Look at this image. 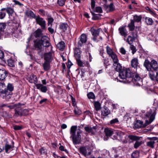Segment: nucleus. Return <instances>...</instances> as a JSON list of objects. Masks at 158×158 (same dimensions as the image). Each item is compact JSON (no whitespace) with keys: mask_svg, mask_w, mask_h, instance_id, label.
I'll return each instance as SVG.
<instances>
[{"mask_svg":"<svg viewBox=\"0 0 158 158\" xmlns=\"http://www.w3.org/2000/svg\"><path fill=\"white\" fill-rule=\"evenodd\" d=\"M132 73L129 69H124L119 73V77L122 80H119V81L121 82L128 83L131 81L133 82L138 81L141 79L140 77L138 75H135V77L133 78L132 77Z\"/></svg>","mask_w":158,"mask_h":158,"instance_id":"1","label":"nucleus"},{"mask_svg":"<svg viewBox=\"0 0 158 158\" xmlns=\"http://www.w3.org/2000/svg\"><path fill=\"white\" fill-rule=\"evenodd\" d=\"M70 137L72 138L74 144L80 143L81 140L82 131L80 129H77V126H72L70 129Z\"/></svg>","mask_w":158,"mask_h":158,"instance_id":"2","label":"nucleus"},{"mask_svg":"<svg viewBox=\"0 0 158 158\" xmlns=\"http://www.w3.org/2000/svg\"><path fill=\"white\" fill-rule=\"evenodd\" d=\"M34 47L37 50L39 55H42L45 47L42 44L40 40H36L34 41Z\"/></svg>","mask_w":158,"mask_h":158,"instance_id":"3","label":"nucleus"},{"mask_svg":"<svg viewBox=\"0 0 158 158\" xmlns=\"http://www.w3.org/2000/svg\"><path fill=\"white\" fill-rule=\"evenodd\" d=\"M40 40L45 47L46 52L47 51V50H48V51H52V47L50 43L49 39L48 37L46 36H44L42 37Z\"/></svg>","mask_w":158,"mask_h":158,"instance_id":"4","label":"nucleus"},{"mask_svg":"<svg viewBox=\"0 0 158 158\" xmlns=\"http://www.w3.org/2000/svg\"><path fill=\"white\" fill-rule=\"evenodd\" d=\"M156 114V109L153 107L150 109L144 114L146 117L149 119V120H148L149 124L151 123L154 120Z\"/></svg>","mask_w":158,"mask_h":158,"instance_id":"5","label":"nucleus"},{"mask_svg":"<svg viewBox=\"0 0 158 158\" xmlns=\"http://www.w3.org/2000/svg\"><path fill=\"white\" fill-rule=\"evenodd\" d=\"M106 52L113 60V62L118 61V59L116 54L114 52L112 49L109 46L106 47Z\"/></svg>","mask_w":158,"mask_h":158,"instance_id":"6","label":"nucleus"},{"mask_svg":"<svg viewBox=\"0 0 158 158\" xmlns=\"http://www.w3.org/2000/svg\"><path fill=\"white\" fill-rule=\"evenodd\" d=\"M128 138L132 140L136 141L134 144V147L135 149H137L142 144V141H137L140 139L142 138L141 137L130 135H128Z\"/></svg>","mask_w":158,"mask_h":158,"instance_id":"7","label":"nucleus"},{"mask_svg":"<svg viewBox=\"0 0 158 158\" xmlns=\"http://www.w3.org/2000/svg\"><path fill=\"white\" fill-rule=\"evenodd\" d=\"M36 23L39 25L42 30L46 29V23L45 20L43 19L38 16L35 18Z\"/></svg>","mask_w":158,"mask_h":158,"instance_id":"8","label":"nucleus"},{"mask_svg":"<svg viewBox=\"0 0 158 158\" xmlns=\"http://www.w3.org/2000/svg\"><path fill=\"white\" fill-rule=\"evenodd\" d=\"M101 30V29L100 28L95 29L94 28H91L90 30L92 35L94 36L93 40L94 41L98 42L99 41V40L97 38V37L99 35Z\"/></svg>","mask_w":158,"mask_h":158,"instance_id":"9","label":"nucleus"},{"mask_svg":"<svg viewBox=\"0 0 158 158\" xmlns=\"http://www.w3.org/2000/svg\"><path fill=\"white\" fill-rule=\"evenodd\" d=\"M79 40L77 43L78 46L81 47L83 44L86 43L87 41V36L85 34H82L79 38Z\"/></svg>","mask_w":158,"mask_h":158,"instance_id":"10","label":"nucleus"},{"mask_svg":"<svg viewBox=\"0 0 158 158\" xmlns=\"http://www.w3.org/2000/svg\"><path fill=\"white\" fill-rule=\"evenodd\" d=\"M149 124L148 120H146L144 123H143V122L142 121L137 120L135 124V126L137 128H144Z\"/></svg>","mask_w":158,"mask_h":158,"instance_id":"11","label":"nucleus"},{"mask_svg":"<svg viewBox=\"0 0 158 158\" xmlns=\"http://www.w3.org/2000/svg\"><path fill=\"white\" fill-rule=\"evenodd\" d=\"M149 76L150 78L152 81H158V71L156 72V75L155 72L152 70L149 71Z\"/></svg>","mask_w":158,"mask_h":158,"instance_id":"12","label":"nucleus"},{"mask_svg":"<svg viewBox=\"0 0 158 158\" xmlns=\"http://www.w3.org/2000/svg\"><path fill=\"white\" fill-rule=\"evenodd\" d=\"M148 139L150 140L149 141L147 142L146 143L147 146L152 148H154V144L155 143V140L157 139V138L156 137H148Z\"/></svg>","mask_w":158,"mask_h":158,"instance_id":"13","label":"nucleus"},{"mask_svg":"<svg viewBox=\"0 0 158 158\" xmlns=\"http://www.w3.org/2000/svg\"><path fill=\"white\" fill-rule=\"evenodd\" d=\"M25 16L31 19H35L36 15L33 12L30 10H27L25 12Z\"/></svg>","mask_w":158,"mask_h":158,"instance_id":"14","label":"nucleus"},{"mask_svg":"<svg viewBox=\"0 0 158 158\" xmlns=\"http://www.w3.org/2000/svg\"><path fill=\"white\" fill-rule=\"evenodd\" d=\"M96 126H94L93 127H90L86 126L84 127V129L86 131L89 133H91L92 134H94L96 132Z\"/></svg>","mask_w":158,"mask_h":158,"instance_id":"15","label":"nucleus"},{"mask_svg":"<svg viewBox=\"0 0 158 158\" xmlns=\"http://www.w3.org/2000/svg\"><path fill=\"white\" fill-rule=\"evenodd\" d=\"M47 51H48L47 50ZM48 52L45 53L44 54V59L46 61L50 62L52 60V56L51 51H49Z\"/></svg>","mask_w":158,"mask_h":158,"instance_id":"16","label":"nucleus"},{"mask_svg":"<svg viewBox=\"0 0 158 158\" xmlns=\"http://www.w3.org/2000/svg\"><path fill=\"white\" fill-rule=\"evenodd\" d=\"M27 79L29 82L31 83H33L35 84L38 81L37 77L33 74L28 76Z\"/></svg>","mask_w":158,"mask_h":158,"instance_id":"17","label":"nucleus"},{"mask_svg":"<svg viewBox=\"0 0 158 158\" xmlns=\"http://www.w3.org/2000/svg\"><path fill=\"white\" fill-rule=\"evenodd\" d=\"M35 86L37 89L40 90L42 92L46 93L48 90L47 87L42 84H36Z\"/></svg>","mask_w":158,"mask_h":158,"instance_id":"18","label":"nucleus"},{"mask_svg":"<svg viewBox=\"0 0 158 158\" xmlns=\"http://www.w3.org/2000/svg\"><path fill=\"white\" fill-rule=\"evenodd\" d=\"M151 68L155 71L158 70V64L157 62L155 60H152L150 62Z\"/></svg>","mask_w":158,"mask_h":158,"instance_id":"19","label":"nucleus"},{"mask_svg":"<svg viewBox=\"0 0 158 158\" xmlns=\"http://www.w3.org/2000/svg\"><path fill=\"white\" fill-rule=\"evenodd\" d=\"M7 72L5 69H0V80H3L7 76Z\"/></svg>","mask_w":158,"mask_h":158,"instance_id":"20","label":"nucleus"},{"mask_svg":"<svg viewBox=\"0 0 158 158\" xmlns=\"http://www.w3.org/2000/svg\"><path fill=\"white\" fill-rule=\"evenodd\" d=\"M104 6L106 9L107 10V11L108 12H111L115 10L114 6L113 3H111L108 6L104 4Z\"/></svg>","mask_w":158,"mask_h":158,"instance_id":"21","label":"nucleus"},{"mask_svg":"<svg viewBox=\"0 0 158 158\" xmlns=\"http://www.w3.org/2000/svg\"><path fill=\"white\" fill-rule=\"evenodd\" d=\"M1 97L3 99L6 101H8L11 98V95L10 94V92L8 91H6L4 93H1Z\"/></svg>","mask_w":158,"mask_h":158,"instance_id":"22","label":"nucleus"},{"mask_svg":"<svg viewBox=\"0 0 158 158\" xmlns=\"http://www.w3.org/2000/svg\"><path fill=\"white\" fill-rule=\"evenodd\" d=\"M118 30L120 35L125 37L127 36V31L125 27H121L119 28Z\"/></svg>","mask_w":158,"mask_h":158,"instance_id":"23","label":"nucleus"},{"mask_svg":"<svg viewBox=\"0 0 158 158\" xmlns=\"http://www.w3.org/2000/svg\"><path fill=\"white\" fill-rule=\"evenodd\" d=\"M104 132L106 136L109 137L111 136L114 133V130L109 128H105Z\"/></svg>","mask_w":158,"mask_h":158,"instance_id":"24","label":"nucleus"},{"mask_svg":"<svg viewBox=\"0 0 158 158\" xmlns=\"http://www.w3.org/2000/svg\"><path fill=\"white\" fill-rule=\"evenodd\" d=\"M28 110L26 109L23 110L21 111L15 110V114L19 115H25L28 114Z\"/></svg>","mask_w":158,"mask_h":158,"instance_id":"25","label":"nucleus"},{"mask_svg":"<svg viewBox=\"0 0 158 158\" xmlns=\"http://www.w3.org/2000/svg\"><path fill=\"white\" fill-rule=\"evenodd\" d=\"M74 56L76 59H80L81 57V52L79 48H76L74 50Z\"/></svg>","mask_w":158,"mask_h":158,"instance_id":"26","label":"nucleus"},{"mask_svg":"<svg viewBox=\"0 0 158 158\" xmlns=\"http://www.w3.org/2000/svg\"><path fill=\"white\" fill-rule=\"evenodd\" d=\"M6 85L4 82H0V93L6 92Z\"/></svg>","mask_w":158,"mask_h":158,"instance_id":"27","label":"nucleus"},{"mask_svg":"<svg viewBox=\"0 0 158 158\" xmlns=\"http://www.w3.org/2000/svg\"><path fill=\"white\" fill-rule=\"evenodd\" d=\"M115 134L118 136L115 139L119 138L120 140H122L123 138L125 135L124 133L120 131H117L116 132Z\"/></svg>","mask_w":158,"mask_h":158,"instance_id":"28","label":"nucleus"},{"mask_svg":"<svg viewBox=\"0 0 158 158\" xmlns=\"http://www.w3.org/2000/svg\"><path fill=\"white\" fill-rule=\"evenodd\" d=\"M131 66L134 68H136L138 65V60L137 58L133 59L131 61Z\"/></svg>","mask_w":158,"mask_h":158,"instance_id":"29","label":"nucleus"},{"mask_svg":"<svg viewBox=\"0 0 158 158\" xmlns=\"http://www.w3.org/2000/svg\"><path fill=\"white\" fill-rule=\"evenodd\" d=\"M50 62L45 61L43 64L44 69L45 71L49 70L50 69Z\"/></svg>","mask_w":158,"mask_h":158,"instance_id":"30","label":"nucleus"},{"mask_svg":"<svg viewBox=\"0 0 158 158\" xmlns=\"http://www.w3.org/2000/svg\"><path fill=\"white\" fill-rule=\"evenodd\" d=\"M110 113V111L106 107H104L102 111L101 114L103 116H106Z\"/></svg>","mask_w":158,"mask_h":158,"instance_id":"31","label":"nucleus"},{"mask_svg":"<svg viewBox=\"0 0 158 158\" xmlns=\"http://www.w3.org/2000/svg\"><path fill=\"white\" fill-rule=\"evenodd\" d=\"M114 66L115 67L114 69L116 71L120 72L122 69V66L118 63V61L114 63Z\"/></svg>","mask_w":158,"mask_h":158,"instance_id":"32","label":"nucleus"},{"mask_svg":"<svg viewBox=\"0 0 158 158\" xmlns=\"http://www.w3.org/2000/svg\"><path fill=\"white\" fill-rule=\"evenodd\" d=\"M34 35L36 37H39L42 35V31L40 29H38L34 33Z\"/></svg>","mask_w":158,"mask_h":158,"instance_id":"33","label":"nucleus"},{"mask_svg":"<svg viewBox=\"0 0 158 158\" xmlns=\"http://www.w3.org/2000/svg\"><path fill=\"white\" fill-rule=\"evenodd\" d=\"M92 15L93 16L92 19L94 20H97L100 19L101 18V17L102 16L101 15L97 14L95 13L94 12H91Z\"/></svg>","mask_w":158,"mask_h":158,"instance_id":"34","label":"nucleus"},{"mask_svg":"<svg viewBox=\"0 0 158 158\" xmlns=\"http://www.w3.org/2000/svg\"><path fill=\"white\" fill-rule=\"evenodd\" d=\"M79 151L82 154L85 156H87V149L85 147H82L80 148H79Z\"/></svg>","mask_w":158,"mask_h":158,"instance_id":"35","label":"nucleus"},{"mask_svg":"<svg viewBox=\"0 0 158 158\" xmlns=\"http://www.w3.org/2000/svg\"><path fill=\"white\" fill-rule=\"evenodd\" d=\"M142 16L141 15L138 16L137 15H135L133 16V21L134 22L139 23L141 21L142 19Z\"/></svg>","mask_w":158,"mask_h":158,"instance_id":"36","label":"nucleus"},{"mask_svg":"<svg viewBox=\"0 0 158 158\" xmlns=\"http://www.w3.org/2000/svg\"><path fill=\"white\" fill-rule=\"evenodd\" d=\"M68 27V25L67 23H62L60 25V28L63 31L65 32Z\"/></svg>","mask_w":158,"mask_h":158,"instance_id":"37","label":"nucleus"},{"mask_svg":"<svg viewBox=\"0 0 158 158\" xmlns=\"http://www.w3.org/2000/svg\"><path fill=\"white\" fill-rule=\"evenodd\" d=\"M13 149V146L11 145L6 143L5 146V150L6 153H8L9 152Z\"/></svg>","mask_w":158,"mask_h":158,"instance_id":"38","label":"nucleus"},{"mask_svg":"<svg viewBox=\"0 0 158 158\" xmlns=\"http://www.w3.org/2000/svg\"><path fill=\"white\" fill-rule=\"evenodd\" d=\"M135 40V39L134 38L131 36L129 35L128 36L127 39V42L130 45H131L133 44V41Z\"/></svg>","mask_w":158,"mask_h":158,"instance_id":"39","label":"nucleus"},{"mask_svg":"<svg viewBox=\"0 0 158 158\" xmlns=\"http://www.w3.org/2000/svg\"><path fill=\"white\" fill-rule=\"evenodd\" d=\"M14 89V86L11 83H9L8 84L7 86H6V91H8L11 92Z\"/></svg>","mask_w":158,"mask_h":158,"instance_id":"40","label":"nucleus"},{"mask_svg":"<svg viewBox=\"0 0 158 158\" xmlns=\"http://www.w3.org/2000/svg\"><path fill=\"white\" fill-rule=\"evenodd\" d=\"M128 27H129L130 31H133L135 28V24L134 21L133 20H131L130 23L128 25Z\"/></svg>","mask_w":158,"mask_h":158,"instance_id":"41","label":"nucleus"},{"mask_svg":"<svg viewBox=\"0 0 158 158\" xmlns=\"http://www.w3.org/2000/svg\"><path fill=\"white\" fill-rule=\"evenodd\" d=\"M6 11L7 13L8 14L10 18L12 19L10 16H12V15L13 13L14 10L13 9L11 8H8L6 9Z\"/></svg>","mask_w":158,"mask_h":158,"instance_id":"42","label":"nucleus"},{"mask_svg":"<svg viewBox=\"0 0 158 158\" xmlns=\"http://www.w3.org/2000/svg\"><path fill=\"white\" fill-rule=\"evenodd\" d=\"M145 22L148 25H152L153 23V21L152 19L146 17L145 18Z\"/></svg>","mask_w":158,"mask_h":158,"instance_id":"43","label":"nucleus"},{"mask_svg":"<svg viewBox=\"0 0 158 158\" xmlns=\"http://www.w3.org/2000/svg\"><path fill=\"white\" fill-rule=\"evenodd\" d=\"M57 46L60 50L63 49L65 47L64 42L63 41L60 42L57 44Z\"/></svg>","mask_w":158,"mask_h":158,"instance_id":"44","label":"nucleus"},{"mask_svg":"<svg viewBox=\"0 0 158 158\" xmlns=\"http://www.w3.org/2000/svg\"><path fill=\"white\" fill-rule=\"evenodd\" d=\"M94 106L97 111L99 110L101 108V105L100 103L98 102H95L94 103Z\"/></svg>","mask_w":158,"mask_h":158,"instance_id":"45","label":"nucleus"},{"mask_svg":"<svg viewBox=\"0 0 158 158\" xmlns=\"http://www.w3.org/2000/svg\"><path fill=\"white\" fill-rule=\"evenodd\" d=\"M139 153L138 151H136L133 152L131 154V158H138Z\"/></svg>","mask_w":158,"mask_h":158,"instance_id":"46","label":"nucleus"},{"mask_svg":"<svg viewBox=\"0 0 158 158\" xmlns=\"http://www.w3.org/2000/svg\"><path fill=\"white\" fill-rule=\"evenodd\" d=\"M87 96L88 98L90 99H94L95 98L94 94L92 92H90L89 93H88L87 94Z\"/></svg>","mask_w":158,"mask_h":158,"instance_id":"47","label":"nucleus"},{"mask_svg":"<svg viewBox=\"0 0 158 158\" xmlns=\"http://www.w3.org/2000/svg\"><path fill=\"white\" fill-rule=\"evenodd\" d=\"M149 65H150V63L149 61L147 60H145L144 63V65L148 70H149V69H150V68L149 67Z\"/></svg>","mask_w":158,"mask_h":158,"instance_id":"48","label":"nucleus"},{"mask_svg":"<svg viewBox=\"0 0 158 158\" xmlns=\"http://www.w3.org/2000/svg\"><path fill=\"white\" fill-rule=\"evenodd\" d=\"M8 65L12 67H13L15 66V63L14 60L12 59H9L8 61Z\"/></svg>","mask_w":158,"mask_h":158,"instance_id":"49","label":"nucleus"},{"mask_svg":"<svg viewBox=\"0 0 158 158\" xmlns=\"http://www.w3.org/2000/svg\"><path fill=\"white\" fill-rule=\"evenodd\" d=\"M48 21V25L49 26L50 25V26H52V23L54 21V19L52 17H48L47 19Z\"/></svg>","mask_w":158,"mask_h":158,"instance_id":"50","label":"nucleus"},{"mask_svg":"<svg viewBox=\"0 0 158 158\" xmlns=\"http://www.w3.org/2000/svg\"><path fill=\"white\" fill-rule=\"evenodd\" d=\"M96 12L99 13H102V8L100 6L96 7L95 8V10L94 12Z\"/></svg>","mask_w":158,"mask_h":158,"instance_id":"51","label":"nucleus"},{"mask_svg":"<svg viewBox=\"0 0 158 158\" xmlns=\"http://www.w3.org/2000/svg\"><path fill=\"white\" fill-rule=\"evenodd\" d=\"M66 0H58L57 4L60 6H64L65 2Z\"/></svg>","mask_w":158,"mask_h":158,"instance_id":"52","label":"nucleus"},{"mask_svg":"<svg viewBox=\"0 0 158 158\" xmlns=\"http://www.w3.org/2000/svg\"><path fill=\"white\" fill-rule=\"evenodd\" d=\"M76 60L79 66L80 67L84 66L85 65L80 60V59H77Z\"/></svg>","mask_w":158,"mask_h":158,"instance_id":"53","label":"nucleus"},{"mask_svg":"<svg viewBox=\"0 0 158 158\" xmlns=\"http://www.w3.org/2000/svg\"><path fill=\"white\" fill-rule=\"evenodd\" d=\"M130 45L131 46L130 47V48L132 50V54H134L135 53V52H136L137 51V50L135 47L132 44Z\"/></svg>","mask_w":158,"mask_h":158,"instance_id":"54","label":"nucleus"},{"mask_svg":"<svg viewBox=\"0 0 158 158\" xmlns=\"http://www.w3.org/2000/svg\"><path fill=\"white\" fill-rule=\"evenodd\" d=\"M74 112L75 114L79 115L81 114V110H79L77 107H76L75 108Z\"/></svg>","mask_w":158,"mask_h":158,"instance_id":"55","label":"nucleus"},{"mask_svg":"<svg viewBox=\"0 0 158 158\" xmlns=\"http://www.w3.org/2000/svg\"><path fill=\"white\" fill-rule=\"evenodd\" d=\"M6 13L2 11H0V19H2L5 16Z\"/></svg>","mask_w":158,"mask_h":158,"instance_id":"56","label":"nucleus"},{"mask_svg":"<svg viewBox=\"0 0 158 158\" xmlns=\"http://www.w3.org/2000/svg\"><path fill=\"white\" fill-rule=\"evenodd\" d=\"M6 24L4 23H0V31H2L6 27Z\"/></svg>","mask_w":158,"mask_h":158,"instance_id":"57","label":"nucleus"},{"mask_svg":"<svg viewBox=\"0 0 158 158\" xmlns=\"http://www.w3.org/2000/svg\"><path fill=\"white\" fill-rule=\"evenodd\" d=\"M39 152L41 154H45L46 153V151L44 148L40 149Z\"/></svg>","mask_w":158,"mask_h":158,"instance_id":"58","label":"nucleus"},{"mask_svg":"<svg viewBox=\"0 0 158 158\" xmlns=\"http://www.w3.org/2000/svg\"><path fill=\"white\" fill-rule=\"evenodd\" d=\"M13 128L15 130H20L22 128V126H20L15 125L13 127Z\"/></svg>","mask_w":158,"mask_h":158,"instance_id":"59","label":"nucleus"},{"mask_svg":"<svg viewBox=\"0 0 158 158\" xmlns=\"http://www.w3.org/2000/svg\"><path fill=\"white\" fill-rule=\"evenodd\" d=\"M87 59L89 60V62H91L92 59V56L90 53H88L87 54Z\"/></svg>","mask_w":158,"mask_h":158,"instance_id":"60","label":"nucleus"},{"mask_svg":"<svg viewBox=\"0 0 158 158\" xmlns=\"http://www.w3.org/2000/svg\"><path fill=\"white\" fill-rule=\"evenodd\" d=\"M13 2L15 3V5H17L19 6H21L23 5V4L21 3L19 1L16 0H13Z\"/></svg>","mask_w":158,"mask_h":158,"instance_id":"61","label":"nucleus"},{"mask_svg":"<svg viewBox=\"0 0 158 158\" xmlns=\"http://www.w3.org/2000/svg\"><path fill=\"white\" fill-rule=\"evenodd\" d=\"M118 122L117 118H115L110 121V123L111 124H113Z\"/></svg>","mask_w":158,"mask_h":158,"instance_id":"62","label":"nucleus"},{"mask_svg":"<svg viewBox=\"0 0 158 158\" xmlns=\"http://www.w3.org/2000/svg\"><path fill=\"white\" fill-rule=\"evenodd\" d=\"M120 52L123 55L126 54V51L125 49L123 47H122L120 49Z\"/></svg>","mask_w":158,"mask_h":158,"instance_id":"63","label":"nucleus"},{"mask_svg":"<svg viewBox=\"0 0 158 158\" xmlns=\"http://www.w3.org/2000/svg\"><path fill=\"white\" fill-rule=\"evenodd\" d=\"M132 37H133L134 38L136 39L137 36V33L136 32H133L132 33Z\"/></svg>","mask_w":158,"mask_h":158,"instance_id":"64","label":"nucleus"}]
</instances>
